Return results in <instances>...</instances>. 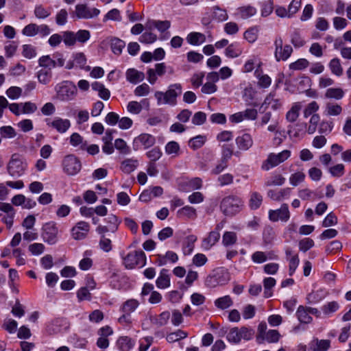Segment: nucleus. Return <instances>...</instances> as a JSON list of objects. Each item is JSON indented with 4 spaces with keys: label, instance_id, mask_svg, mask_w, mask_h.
<instances>
[{
    "label": "nucleus",
    "instance_id": "obj_27",
    "mask_svg": "<svg viewBox=\"0 0 351 351\" xmlns=\"http://www.w3.org/2000/svg\"><path fill=\"white\" fill-rule=\"evenodd\" d=\"M73 59L75 63L76 67L84 69L86 71L90 70V66L86 65L87 59L85 54L82 52H77L73 54Z\"/></svg>",
    "mask_w": 351,
    "mask_h": 351
},
{
    "label": "nucleus",
    "instance_id": "obj_33",
    "mask_svg": "<svg viewBox=\"0 0 351 351\" xmlns=\"http://www.w3.org/2000/svg\"><path fill=\"white\" fill-rule=\"evenodd\" d=\"M165 152L173 158L178 156L180 153L179 143L174 141L168 142L165 147Z\"/></svg>",
    "mask_w": 351,
    "mask_h": 351
},
{
    "label": "nucleus",
    "instance_id": "obj_36",
    "mask_svg": "<svg viewBox=\"0 0 351 351\" xmlns=\"http://www.w3.org/2000/svg\"><path fill=\"white\" fill-rule=\"evenodd\" d=\"M312 344L315 346L314 351H327L330 348V340L315 338L313 340Z\"/></svg>",
    "mask_w": 351,
    "mask_h": 351
},
{
    "label": "nucleus",
    "instance_id": "obj_20",
    "mask_svg": "<svg viewBox=\"0 0 351 351\" xmlns=\"http://www.w3.org/2000/svg\"><path fill=\"white\" fill-rule=\"evenodd\" d=\"M220 234L217 231H211L202 242V247L206 250H210L219 240Z\"/></svg>",
    "mask_w": 351,
    "mask_h": 351
},
{
    "label": "nucleus",
    "instance_id": "obj_14",
    "mask_svg": "<svg viewBox=\"0 0 351 351\" xmlns=\"http://www.w3.org/2000/svg\"><path fill=\"white\" fill-rule=\"evenodd\" d=\"M156 143L155 137L149 134H141L134 138L133 141V148L138 150L141 147L147 149L153 146Z\"/></svg>",
    "mask_w": 351,
    "mask_h": 351
},
{
    "label": "nucleus",
    "instance_id": "obj_9",
    "mask_svg": "<svg viewBox=\"0 0 351 351\" xmlns=\"http://www.w3.org/2000/svg\"><path fill=\"white\" fill-rule=\"evenodd\" d=\"M57 98L63 101L72 99L77 91L76 86L71 82H64L56 87Z\"/></svg>",
    "mask_w": 351,
    "mask_h": 351
},
{
    "label": "nucleus",
    "instance_id": "obj_12",
    "mask_svg": "<svg viewBox=\"0 0 351 351\" xmlns=\"http://www.w3.org/2000/svg\"><path fill=\"white\" fill-rule=\"evenodd\" d=\"M229 274L226 269H219L213 275L207 277L206 282L208 286L215 287L217 285H223L229 280Z\"/></svg>",
    "mask_w": 351,
    "mask_h": 351
},
{
    "label": "nucleus",
    "instance_id": "obj_21",
    "mask_svg": "<svg viewBox=\"0 0 351 351\" xmlns=\"http://www.w3.org/2000/svg\"><path fill=\"white\" fill-rule=\"evenodd\" d=\"M156 287L158 289H165L170 287V276L169 270L167 269H161L159 276L156 280Z\"/></svg>",
    "mask_w": 351,
    "mask_h": 351
},
{
    "label": "nucleus",
    "instance_id": "obj_16",
    "mask_svg": "<svg viewBox=\"0 0 351 351\" xmlns=\"http://www.w3.org/2000/svg\"><path fill=\"white\" fill-rule=\"evenodd\" d=\"M90 228L88 222L84 221L77 222L71 230L72 238L75 240L84 239L90 231Z\"/></svg>",
    "mask_w": 351,
    "mask_h": 351
},
{
    "label": "nucleus",
    "instance_id": "obj_53",
    "mask_svg": "<svg viewBox=\"0 0 351 351\" xmlns=\"http://www.w3.org/2000/svg\"><path fill=\"white\" fill-rule=\"evenodd\" d=\"M187 336H188V334L186 332L182 330H178L173 332L169 334L167 336V340L168 342L172 343V342H176L178 340L184 339Z\"/></svg>",
    "mask_w": 351,
    "mask_h": 351
},
{
    "label": "nucleus",
    "instance_id": "obj_42",
    "mask_svg": "<svg viewBox=\"0 0 351 351\" xmlns=\"http://www.w3.org/2000/svg\"><path fill=\"white\" fill-rule=\"evenodd\" d=\"M285 182V178L280 174H274L268 178L265 182V186H281Z\"/></svg>",
    "mask_w": 351,
    "mask_h": 351
},
{
    "label": "nucleus",
    "instance_id": "obj_3",
    "mask_svg": "<svg viewBox=\"0 0 351 351\" xmlns=\"http://www.w3.org/2000/svg\"><path fill=\"white\" fill-rule=\"evenodd\" d=\"M254 330L250 327L242 326L240 328L233 327L228 332L226 339L230 343H239L242 339L249 341L254 335Z\"/></svg>",
    "mask_w": 351,
    "mask_h": 351
},
{
    "label": "nucleus",
    "instance_id": "obj_24",
    "mask_svg": "<svg viewBox=\"0 0 351 351\" xmlns=\"http://www.w3.org/2000/svg\"><path fill=\"white\" fill-rule=\"evenodd\" d=\"M296 317L298 321L302 324H310L313 321L312 317L309 315L307 306L300 305L296 311Z\"/></svg>",
    "mask_w": 351,
    "mask_h": 351
},
{
    "label": "nucleus",
    "instance_id": "obj_11",
    "mask_svg": "<svg viewBox=\"0 0 351 351\" xmlns=\"http://www.w3.org/2000/svg\"><path fill=\"white\" fill-rule=\"evenodd\" d=\"M64 171L70 176L76 175L81 169L82 165L79 159L70 154L64 157L62 161Z\"/></svg>",
    "mask_w": 351,
    "mask_h": 351
},
{
    "label": "nucleus",
    "instance_id": "obj_35",
    "mask_svg": "<svg viewBox=\"0 0 351 351\" xmlns=\"http://www.w3.org/2000/svg\"><path fill=\"white\" fill-rule=\"evenodd\" d=\"M256 13V9L251 5L243 6L237 10V14L243 19L253 16Z\"/></svg>",
    "mask_w": 351,
    "mask_h": 351
},
{
    "label": "nucleus",
    "instance_id": "obj_34",
    "mask_svg": "<svg viewBox=\"0 0 351 351\" xmlns=\"http://www.w3.org/2000/svg\"><path fill=\"white\" fill-rule=\"evenodd\" d=\"M197 241V237L195 235H189L183 243V253L184 255H189L193 251L194 243Z\"/></svg>",
    "mask_w": 351,
    "mask_h": 351
},
{
    "label": "nucleus",
    "instance_id": "obj_59",
    "mask_svg": "<svg viewBox=\"0 0 351 351\" xmlns=\"http://www.w3.org/2000/svg\"><path fill=\"white\" fill-rule=\"evenodd\" d=\"M287 261L289 262V274L293 276L300 263L299 256L293 255L291 257H288Z\"/></svg>",
    "mask_w": 351,
    "mask_h": 351
},
{
    "label": "nucleus",
    "instance_id": "obj_45",
    "mask_svg": "<svg viewBox=\"0 0 351 351\" xmlns=\"http://www.w3.org/2000/svg\"><path fill=\"white\" fill-rule=\"evenodd\" d=\"M119 349L121 351H129L134 346L128 337H121L117 342Z\"/></svg>",
    "mask_w": 351,
    "mask_h": 351
},
{
    "label": "nucleus",
    "instance_id": "obj_31",
    "mask_svg": "<svg viewBox=\"0 0 351 351\" xmlns=\"http://www.w3.org/2000/svg\"><path fill=\"white\" fill-rule=\"evenodd\" d=\"M138 162L136 159L128 158L124 160L121 164V169L125 173H130L138 167Z\"/></svg>",
    "mask_w": 351,
    "mask_h": 351
},
{
    "label": "nucleus",
    "instance_id": "obj_39",
    "mask_svg": "<svg viewBox=\"0 0 351 351\" xmlns=\"http://www.w3.org/2000/svg\"><path fill=\"white\" fill-rule=\"evenodd\" d=\"M125 46V42L119 38H112L110 39L111 49L114 54L120 55Z\"/></svg>",
    "mask_w": 351,
    "mask_h": 351
},
{
    "label": "nucleus",
    "instance_id": "obj_60",
    "mask_svg": "<svg viewBox=\"0 0 351 351\" xmlns=\"http://www.w3.org/2000/svg\"><path fill=\"white\" fill-rule=\"evenodd\" d=\"M329 173L333 177L340 178L345 173V167L343 164H337L328 169Z\"/></svg>",
    "mask_w": 351,
    "mask_h": 351
},
{
    "label": "nucleus",
    "instance_id": "obj_48",
    "mask_svg": "<svg viewBox=\"0 0 351 351\" xmlns=\"http://www.w3.org/2000/svg\"><path fill=\"white\" fill-rule=\"evenodd\" d=\"M237 236L234 232H225L222 237V243L224 246L232 245L236 243Z\"/></svg>",
    "mask_w": 351,
    "mask_h": 351
},
{
    "label": "nucleus",
    "instance_id": "obj_55",
    "mask_svg": "<svg viewBox=\"0 0 351 351\" xmlns=\"http://www.w3.org/2000/svg\"><path fill=\"white\" fill-rule=\"evenodd\" d=\"M329 67L333 74L337 76L342 75L343 69L338 58H333L331 60L329 63Z\"/></svg>",
    "mask_w": 351,
    "mask_h": 351
},
{
    "label": "nucleus",
    "instance_id": "obj_7",
    "mask_svg": "<svg viewBox=\"0 0 351 351\" xmlns=\"http://www.w3.org/2000/svg\"><path fill=\"white\" fill-rule=\"evenodd\" d=\"M27 164L23 158L17 154H13L8 164L7 169L12 177H19L24 173Z\"/></svg>",
    "mask_w": 351,
    "mask_h": 351
},
{
    "label": "nucleus",
    "instance_id": "obj_13",
    "mask_svg": "<svg viewBox=\"0 0 351 351\" xmlns=\"http://www.w3.org/2000/svg\"><path fill=\"white\" fill-rule=\"evenodd\" d=\"M291 214L287 204H282L278 209L269 210V219L274 222L278 221L287 222L289 220Z\"/></svg>",
    "mask_w": 351,
    "mask_h": 351
},
{
    "label": "nucleus",
    "instance_id": "obj_25",
    "mask_svg": "<svg viewBox=\"0 0 351 351\" xmlns=\"http://www.w3.org/2000/svg\"><path fill=\"white\" fill-rule=\"evenodd\" d=\"M342 112V107L334 102L326 103L324 114L327 117L338 116Z\"/></svg>",
    "mask_w": 351,
    "mask_h": 351
},
{
    "label": "nucleus",
    "instance_id": "obj_28",
    "mask_svg": "<svg viewBox=\"0 0 351 351\" xmlns=\"http://www.w3.org/2000/svg\"><path fill=\"white\" fill-rule=\"evenodd\" d=\"M262 106H265V108L270 106L273 110H276L281 108L282 102L279 99L275 98L274 93H270L265 99Z\"/></svg>",
    "mask_w": 351,
    "mask_h": 351
},
{
    "label": "nucleus",
    "instance_id": "obj_37",
    "mask_svg": "<svg viewBox=\"0 0 351 351\" xmlns=\"http://www.w3.org/2000/svg\"><path fill=\"white\" fill-rule=\"evenodd\" d=\"M178 215L180 217H186L189 219H195L197 217V213L193 207L186 206L178 210Z\"/></svg>",
    "mask_w": 351,
    "mask_h": 351
},
{
    "label": "nucleus",
    "instance_id": "obj_43",
    "mask_svg": "<svg viewBox=\"0 0 351 351\" xmlns=\"http://www.w3.org/2000/svg\"><path fill=\"white\" fill-rule=\"evenodd\" d=\"M233 304L232 300L229 295H225L217 299L215 301V305L220 309H226L230 307Z\"/></svg>",
    "mask_w": 351,
    "mask_h": 351
},
{
    "label": "nucleus",
    "instance_id": "obj_46",
    "mask_svg": "<svg viewBox=\"0 0 351 351\" xmlns=\"http://www.w3.org/2000/svg\"><path fill=\"white\" fill-rule=\"evenodd\" d=\"M206 141V137L203 135H197L189 141V146L193 149H197L202 147Z\"/></svg>",
    "mask_w": 351,
    "mask_h": 351
},
{
    "label": "nucleus",
    "instance_id": "obj_54",
    "mask_svg": "<svg viewBox=\"0 0 351 351\" xmlns=\"http://www.w3.org/2000/svg\"><path fill=\"white\" fill-rule=\"evenodd\" d=\"M258 31L257 27H252L248 29L244 33L245 39L250 43H254L258 38Z\"/></svg>",
    "mask_w": 351,
    "mask_h": 351
},
{
    "label": "nucleus",
    "instance_id": "obj_29",
    "mask_svg": "<svg viewBox=\"0 0 351 351\" xmlns=\"http://www.w3.org/2000/svg\"><path fill=\"white\" fill-rule=\"evenodd\" d=\"M302 108V104L300 102L294 103L291 109L286 114V119L287 121L293 123L299 117L300 111Z\"/></svg>",
    "mask_w": 351,
    "mask_h": 351
},
{
    "label": "nucleus",
    "instance_id": "obj_17",
    "mask_svg": "<svg viewBox=\"0 0 351 351\" xmlns=\"http://www.w3.org/2000/svg\"><path fill=\"white\" fill-rule=\"evenodd\" d=\"M47 125L57 130L60 133L66 132L71 126L69 119L55 117L52 121H47Z\"/></svg>",
    "mask_w": 351,
    "mask_h": 351
},
{
    "label": "nucleus",
    "instance_id": "obj_50",
    "mask_svg": "<svg viewBox=\"0 0 351 351\" xmlns=\"http://www.w3.org/2000/svg\"><path fill=\"white\" fill-rule=\"evenodd\" d=\"M38 64L42 69H50L55 68L54 60L49 56H43L38 60Z\"/></svg>",
    "mask_w": 351,
    "mask_h": 351
},
{
    "label": "nucleus",
    "instance_id": "obj_47",
    "mask_svg": "<svg viewBox=\"0 0 351 351\" xmlns=\"http://www.w3.org/2000/svg\"><path fill=\"white\" fill-rule=\"evenodd\" d=\"M339 304L336 301H332L323 305L322 311L326 315H330L339 309Z\"/></svg>",
    "mask_w": 351,
    "mask_h": 351
},
{
    "label": "nucleus",
    "instance_id": "obj_56",
    "mask_svg": "<svg viewBox=\"0 0 351 351\" xmlns=\"http://www.w3.org/2000/svg\"><path fill=\"white\" fill-rule=\"evenodd\" d=\"M305 177L302 171H297L290 176L289 182L292 186H296L304 180Z\"/></svg>",
    "mask_w": 351,
    "mask_h": 351
},
{
    "label": "nucleus",
    "instance_id": "obj_61",
    "mask_svg": "<svg viewBox=\"0 0 351 351\" xmlns=\"http://www.w3.org/2000/svg\"><path fill=\"white\" fill-rule=\"evenodd\" d=\"M291 43L295 47L299 48L304 45L305 40L302 38L299 32L294 31L291 36Z\"/></svg>",
    "mask_w": 351,
    "mask_h": 351
},
{
    "label": "nucleus",
    "instance_id": "obj_10",
    "mask_svg": "<svg viewBox=\"0 0 351 351\" xmlns=\"http://www.w3.org/2000/svg\"><path fill=\"white\" fill-rule=\"evenodd\" d=\"M104 221L106 223V225H99L96 228L98 234L115 233L121 223L119 218L112 214L109 215Z\"/></svg>",
    "mask_w": 351,
    "mask_h": 351
},
{
    "label": "nucleus",
    "instance_id": "obj_52",
    "mask_svg": "<svg viewBox=\"0 0 351 351\" xmlns=\"http://www.w3.org/2000/svg\"><path fill=\"white\" fill-rule=\"evenodd\" d=\"M213 17L215 21L221 22L228 19V14L226 10L220 8L217 6L213 7Z\"/></svg>",
    "mask_w": 351,
    "mask_h": 351
},
{
    "label": "nucleus",
    "instance_id": "obj_23",
    "mask_svg": "<svg viewBox=\"0 0 351 351\" xmlns=\"http://www.w3.org/2000/svg\"><path fill=\"white\" fill-rule=\"evenodd\" d=\"M236 143L240 149L246 151L252 146L253 140L250 134H244L237 138Z\"/></svg>",
    "mask_w": 351,
    "mask_h": 351
},
{
    "label": "nucleus",
    "instance_id": "obj_18",
    "mask_svg": "<svg viewBox=\"0 0 351 351\" xmlns=\"http://www.w3.org/2000/svg\"><path fill=\"white\" fill-rule=\"evenodd\" d=\"M278 256L274 252H262L256 251L252 255V260L254 263L261 264L266 262L267 260H276Z\"/></svg>",
    "mask_w": 351,
    "mask_h": 351
},
{
    "label": "nucleus",
    "instance_id": "obj_30",
    "mask_svg": "<svg viewBox=\"0 0 351 351\" xmlns=\"http://www.w3.org/2000/svg\"><path fill=\"white\" fill-rule=\"evenodd\" d=\"M93 90L98 92L99 97L104 100H108L110 97V90L105 86L99 82H95L91 84Z\"/></svg>",
    "mask_w": 351,
    "mask_h": 351
},
{
    "label": "nucleus",
    "instance_id": "obj_2",
    "mask_svg": "<svg viewBox=\"0 0 351 351\" xmlns=\"http://www.w3.org/2000/svg\"><path fill=\"white\" fill-rule=\"evenodd\" d=\"M244 207L243 200L237 195H228L222 199L220 203L221 211L228 217L238 214Z\"/></svg>",
    "mask_w": 351,
    "mask_h": 351
},
{
    "label": "nucleus",
    "instance_id": "obj_8",
    "mask_svg": "<svg viewBox=\"0 0 351 351\" xmlns=\"http://www.w3.org/2000/svg\"><path fill=\"white\" fill-rule=\"evenodd\" d=\"M123 264L128 269H133L136 266L143 267L146 263L145 254L143 251H133L123 258Z\"/></svg>",
    "mask_w": 351,
    "mask_h": 351
},
{
    "label": "nucleus",
    "instance_id": "obj_57",
    "mask_svg": "<svg viewBox=\"0 0 351 351\" xmlns=\"http://www.w3.org/2000/svg\"><path fill=\"white\" fill-rule=\"evenodd\" d=\"M319 106L318 104L315 101H313L309 103L303 111V114L305 118L308 117L309 116H312L313 114H316L315 112L319 110Z\"/></svg>",
    "mask_w": 351,
    "mask_h": 351
},
{
    "label": "nucleus",
    "instance_id": "obj_41",
    "mask_svg": "<svg viewBox=\"0 0 351 351\" xmlns=\"http://www.w3.org/2000/svg\"><path fill=\"white\" fill-rule=\"evenodd\" d=\"M139 302L134 299H130L125 301L121 307V311L124 313L130 314L134 312L138 306Z\"/></svg>",
    "mask_w": 351,
    "mask_h": 351
},
{
    "label": "nucleus",
    "instance_id": "obj_6",
    "mask_svg": "<svg viewBox=\"0 0 351 351\" xmlns=\"http://www.w3.org/2000/svg\"><path fill=\"white\" fill-rule=\"evenodd\" d=\"M274 45L275 47L274 57L276 61H286L291 56L293 48L290 45H283V40L281 36H276Z\"/></svg>",
    "mask_w": 351,
    "mask_h": 351
},
{
    "label": "nucleus",
    "instance_id": "obj_51",
    "mask_svg": "<svg viewBox=\"0 0 351 351\" xmlns=\"http://www.w3.org/2000/svg\"><path fill=\"white\" fill-rule=\"evenodd\" d=\"M76 36L73 32L66 31L62 32V40L67 47H72L76 43Z\"/></svg>",
    "mask_w": 351,
    "mask_h": 351
},
{
    "label": "nucleus",
    "instance_id": "obj_1",
    "mask_svg": "<svg viewBox=\"0 0 351 351\" xmlns=\"http://www.w3.org/2000/svg\"><path fill=\"white\" fill-rule=\"evenodd\" d=\"M182 85L176 83L169 85L165 92L156 91L154 96L159 106L164 104L174 106L177 103V97L182 94Z\"/></svg>",
    "mask_w": 351,
    "mask_h": 351
},
{
    "label": "nucleus",
    "instance_id": "obj_5",
    "mask_svg": "<svg viewBox=\"0 0 351 351\" xmlns=\"http://www.w3.org/2000/svg\"><path fill=\"white\" fill-rule=\"evenodd\" d=\"M291 154V151L288 149L282 150L278 154L270 153L268 154L267 159L263 162L261 169L264 171H269L288 160Z\"/></svg>",
    "mask_w": 351,
    "mask_h": 351
},
{
    "label": "nucleus",
    "instance_id": "obj_40",
    "mask_svg": "<svg viewBox=\"0 0 351 351\" xmlns=\"http://www.w3.org/2000/svg\"><path fill=\"white\" fill-rule=\"evenodd\" d=\"M344 95V91L340 88H330L325 93V97L328 99H341Z\"/></svg>",
    "mask_w": 351,
    "mask_h": 351
},
{
    "label": "nucleus",
    "instance_id": "obj_44",
    "mask_svg": "<svg viewBox=\"0 0 351 351\" xmlns=\"http://www.w3.org/2000/svg\"><path fill=\"white\" fill-rule=\"evenodd\" d=\"M100 235V240L99 241V248L105 252H109L112 249V244L110 239L107 238L106 234H99Z\"/></svg>",
    "mask_w": 351,
    "mask_h": 351
},
{
    "label": "nucleus",
    "instance_id": "obj_26",
    "mask_svg": "<svg viewBox=\"0 0 351 351\" xmlns=\"http://www.w3.org/2000/svg\"><path fill=\"white\" fill-rule=\"evenodd\" d=\"M263 200V195L257 192L250 193L248 205L251 210H257L262 204Z\"/></svg>",
    "mask_w": 351,
    "mask_h": 351
},
{
    "label": "nucleus",
    "instance_id": "obj_58",
    "mask_svg": "<svg viewBox=\"0 0 351 351\" xmlns=\"http://www.w3.org/2000/svg\"><path fill=\"white\" fill-rule=\"evenodd\" d=\"M22 49V54L25 58L32 59L36 56V49L33 45H23Z\"/></svg>",
    "mask_w": 351,
    "mask_h": 351
},
{
    "label": "nucleus",
    "instance_id": "obj_32",
    "mask_svg": "<svg viewBox=\"0 0 351 351\" xmlns=\"http://www.w3.org/2000/svg\"><path fill=\"white\" fill-rule=\"evenodd\" d=\"M187 42L192 45H199L206 41V36L200 32H191L186 36Z\"/></svg>",
    "mask_w": 351,
    "mask_h": 351
},
{
    "label": "nucleus",
    "instance_id": "obj_49",
    "mask_svg": "<svg viewBox=\"0 0 351 351\" xmlns=\"http://www.w3.org/2000/svg\"><path fill=\"white\" fill-rule=\"evenodd\" d=\"M225 54L229 58H237L241 54V50L239 47L238 44L232 43L226 47Z\"/></svg>",
    "mask_w": 351,
    "mask_h": 351
},
{
    "label": "nucleus",
    "instance_id": "obj_64",
    "mask_svg": "<svg viewBox=\"0 0 351 351\" xmlns=\"http://www.w3.org/2000/svg\"><path fill=\"white\" fill-rule=\"evenodd\" d=\"M280 337L279 332L276 330H269L265 334L263 339H265L269 343L278 342Z\"/></svg>",
    "mask_w": 351,
    "mask_h": 351
},
{
    "label": "nucleus",
    "instance_id": "obj_38",
    "mask_svg": "<svg viewBox=\"0 0 351 351\" xmlns=\"http://www.w3.org/2000/svg\"><path fill=\"white\" fill-rule=\"evenodd\" d=\"M52 77V72L50 69H41L37 72V78L43 84H48Z\"/></svg>",
    "mask_w": 351,
    "mask_h": 351
},
{
    "label": "nucleus",
    "instance_id": "obj_4",
    "mask_svg": "<svg viewBox=\"0 0 351 351\" xmlns=\"http://www.w3.org/2000/svg\"><path fill=\"white\" fill-rule=\"evenodd\" d=\"M59 230L58 225L54 221H49L44 223L41 228V238L43 241L49 245H55L59 239Z\"/></svg>",
    "mask_w": 351,
    "mask_h": 351
},
{
    "label": "nucleus",
    "instance_id": "obj_19",
    "mask_svg": "<svg viewBox=\"0 0 351 351\" xmlns=\"http://www.w3.org/2000/svg\"><path fill=\"white\" fill-rule=\"evenodd\" d=\"M291 193V189L284 188L280 190H269L267 191V196L272 200L280 202L284 199H288Z\"/></svg>",
    "mask_w": 351,
    "mask_h": 351
},
{
    "label": "nucleus",
    "instance_id": "obj_62",
    "mask_svg": "<svg viewBox=\"0 0 351 351\" xmlns=\"http://www.w3.org/2000/svg\"><path fill=\"white\" fill-rule=\"evenodd\" d=\"M302 5V0H292L288 5L287 12L290 18L293 17L300 10Z\"/></svg>",
    "mask_w": 351,
    "mask_h": 351
},
{
    "label": "nucleus",
    "instance_id": "obj_15",
    "mask_svg": "<svg viewBox=\"0 0 351 351\" xmlns=\"http://www.w3.org/2000/svg\"><path fill=\"white\" fill-rule=\"evenodd\" d=\"M100 13L97 8H89L87 5L80 3L75 5V14L78 19H89L97 16Z\"/></svg>",
    "mask_w": 351,
    "mask_h": 351
},
{
    "label": "nucleus",
    "instance_id": "obj_22",
    "mask_svg": "<svg viewBox=\"0 0 351 351\" xmlns=\"http://www.w3.org/2000/svg\"><path fill=\"white\" fill-rule=\"evenodd\" d=\"M125 75L127 80L134 84L142 82L145 79V74L135 69H128Z\"/></svg>",
    "mask_w": 351,
    "mask_h": 351
},
{
    "label": "nucleus",
    "instance_id": "obj_63",
    "mask_svg": "<svg viewBox=\"0 0 351 351\" xmlns=\"http://www.w3.org/2000/svg\"><path fill=\"white\" fill-rule=\"evenodd\" d=\"M37 24L29 23L22 29V34L28 36L33 37L37 35Z\"/></svg>",
    "mask_w": 351,
    "mask_h": 351
}]
</instances>
